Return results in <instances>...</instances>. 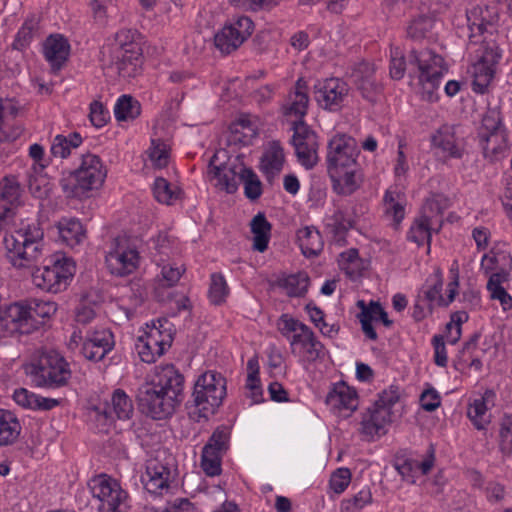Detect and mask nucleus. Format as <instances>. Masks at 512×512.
Wrapping results in <instances>:
<instances>
[{"instance_id": "obj_23", "label": "nucleus", "mask_w": 512, "mask_h": 512, "mask_svg": "<svg viewBox=\"0 0 512 512\" xmlns=\"http://www.w3.org/2000/svg\"><path fill=\"white\" fill-rule=\"evenodd\" d=\"M24 302L33 332L43 327L57 311V304L53 301L32 298Z\"/></svg>"}, {"instance_id": "obj_47", "label": "nucleus", "mask_w": 512, "mask_h": 512, "mask_svg": "<svg viewBox=\"0 0 512 512\" xmlns=\"http://www.w3.org/2000/svg\"><path fill=\"white\" fill-rule=\"evenodd\" d=\"M240 182H243L244 194L249 200L255 201L260 198L262 195V182L251 168L245 166Z\"/></svg>"}, {"instance_id": "obj_32", "label": "nucleus", "mask_w": 512, "mask_h": 512, "mask_svg": "<svg viewBox=\"0 0 512 512\" xmlns=\"http://www.w3.org/2000/svg\"><path fill=\"white\" fill-rule=\"evenodd\" d=\"M111 403L112 407L106 404L102 411L106 418L111 417L112 413H114L116 417L120 420H126L131 418L134 411L133 403L124 390L116 389L113 392ZM96 410L99 413H101L99 407H97Z\"/></svg>"}, {"instance_id": "obj_17", "label": "nucleus", "mask_w": 512, "mask_h": 512, "mask_svg": "<svg viewBox=\"0 0 512 512\" xmlns=\"http://www.w3.org/2000/svg\"><path fill=\"white\" fill-rule=\"evenodd\" d=\"M23 188L15 175L0 180V230L15 216L13 206L20 204Z\"/></svg>"}, {"instance_id": "obj_25", "label": "nucleus", "mask_w": 512, "mask_h": 512, "mask_svg": "<svg viewBox=\"0 0 512 512\" xmlns=\"http://www.w3.org/2000/svg\"><path fill=\"white\" fill-rule=\"evenodd\" d=\"M391 421V411L373 404L367 409L361 421V433L373 437L385 434L384 427Z\"/></svg>"}, {"instance_id": "obj_38", "label": "nucleus", "mask_w": 512, "mask_h": 512, "mask_svg": "<svg viewBox=\"0 0 512 512\" xmlns=\"http://www.w3.org/2000/svg\"><path fill=\"white\" fill-rule=\"evenodd\" d=\"M58 229L62 241L70 247L80 244L85 237L82 223L77 219L61 221L58 225Z\"/></svg>"}, {"instance_id": "obj_12", "label": "nucleus", "mask_w": 512, "mask_h": 512, "mask_svg": "<svg viewBox=\"0 0 512 512\" xmlns=\"http://www.w3.org/2000/svg\"><path fill=\"white\" fill-rule=\"evenodd\" d=\"M291 129L294 132L291 142L299 163L312 169L319 160L317 134L305 122H298Z\"/></svg>"}, {"instance_id": "obj_24", "label": "nucleus", "mask_w": 512, "mask_h": 512, "mask_svg": "<svg viewBox=\"0 0 512 512\" xmlns=\"http://www.w3.org/2000/svg\"><path fill=\"white\" fill-rule=\"evenodd\" d=\"M409 64L417 66L419 75L429 76L432 72L444 73L448 71L442 56L429 49L412 50L409 54Z\"/></svg>"}, {"instance_id": "obj_62", "label": "nucleus", "mask_w": 512, "mask_h": 512, "mask_svg": "<svg viewBox=\"0 0 512 512\" xmlns=\"http://www.w3.org/2000/svg\"><path fill=\"white\" fill-rule=\"evenodd\" d=\"M249 128V122L245 120H239L236 123H232L229 127L230 135L228 138L229 144L240 143L242 145H248L250 139L247 135L242 132V129Z\"/></svg>"}, {"instance_id": "obj_45", "label": "nucleus", "mask_w": 512, "mask_h": 512, "mask_svg": "<svg viewBox=\"0 0 512 512\" xmlns=\"http://www.w3.org/2000/svg\"><path fill=\"white\" fill-rule=\"evenodd\" d=\"M214 44L217 49L223 54H230L235 51L242 42L238 38L233 29L231 30L228 25H225L216 35L214 36Z\"/></svg>"}, {"instance_id": "obj_63", "label": "nucleus", "mask_w": 512, "mask_h": 512, "mask_svg": "<svg viewBox=\"0 0 512 512\" xmlns=\"http://www.w3.org/2000/svg\"><path fill=\"white\" fill-rule=\"evenodd\" d=\"M144 335L150 337L151 339L158 341L161 345L171 347L173 342V333L172 329L163 330V332H159L156 329L154 323L146 324V331Z\"/></svg>"}, {"instance_id": "obj_9", "label": "nucleus", "mask_w": 512, "mask_h": 512, "mask_svg": "<svg viewBox=\"0 0 512 512\" xmlns=\"http://www.w3.org/2000/svg\"><path fill=\"white\" fill-rule=\"evenodd\" d=\"M220 154L221 152H216L211 157L208 165L209 174L212 175V180H216L215 187L233 194L238 190L241 174L245 171L246 165L242 155H237L233 159L229 157L226 162L218 163ZM222 154L226 156V151H222Z\"/></svg>"}, {"instance_id": "obj_20", "label": "nucleus", "mask_w": 512, "mask_h": 512, "mask_svg": "<svg viewBox=\"0 0 512 512\" xmlns=\"http://www.w3.org/2000/svg\"><path fill=\"white\" fill-rule=\"evenodd\" d=\"M326 403L341 416L349 417L358 407V395L345 382H338L328 392Z\"/></svg>"}, {"instance_id": "obj_3", "label": "nucleus", "mask_w": 512, "mask_h": 512, "mask_svg": "<svg viewBox=\"0 0 512 512\" xmlns=\"http://www.w3.org/2000/svg\"><path fill=\"white\" fill-rule=\"evenodd\" d=\"M25 370L35 386L51 389L66 386L72 376L69 363L54 350L42 353Z\"/></svg>"}, {"instance_id": "obj_33", "label": "nucleus", "mask_w": 512, "mask_h": 512, "mask_svg": "<svg viewBox=\"0 0 512 512\" xmlns=\"http://www.w3.org/2000/svg\"><path fill=\"white\" fill-rule=\"evenodd\" d=\"M21 425L10 411L0 409V446L13 444L19 437Z\"/></svg>"}, {"instance_id": "obj_55", "label": "nucleus", "mask_w": 512, "mask_h": 512, "mask_svg": "<svg viewBox=\"0 0 512 512\" xmlns=\"http://www.w3.org/2000/svg\"><path fill=\"white\" fill-rule=\"evenodd\" d=\"M149 159L158 168H164L169 161V150L167 145L160 139H153L148 150Z\"/></svg>"}, {"instance_id": "obj_22", "label": "nucleus", "mask_w": 512, "mask_h": 512, "mask_svg": "<svg viewBox=\"0 0 512 512\" xmlns=\"http://www.w3.org/2000/svg\"><path fill=\"white\" fill-rule=\"evenodd\" d=\"M354 82L362 97L371 103L377 102L383 87L374 76V69L369 64H362L353 74Z\"/></svg>"}, {"instance_id": "obj_29", "label": "nucleus", "mask_w": 512, "mask_h": 512, "mask_svg": "<svg viewBox=\"0 0 512 512\" xmlns=\"http://www.w3.org/2000/svg\"><path fill=\"white\" fill-rule=\"evenodd\" d=\"M333 190L340 195L348 196L353 194L360 187V177L357 175L356 167L349 169H337L335 176L329 174Z\"/></svg>"}, {"instance_id": "obj_6", "label": "nucleus", "mask_w": 512, "mask_h": 512, "mask_svg": "<svg viewBox=\"0 0 512 512\" xmlns=\"http://www.w3.org/2000/svg\"><path fill=\"white\" fill-rule=\"evenodd\" d=\"M192 396L204 416L214 414L226 396V379L218 372H205L197 379Z\"/></svg>"}, {"instance_id": "obj_52", "label": "nucleus", "mask_w": 512, "mask_h": 512, "mask_svg": "<svg viewBox=\"0 0 512 512\" xmlns=\"http://www.w3.org/2000/svg\"><path fill=\"white\" fill-rule=\"evenodd\" d=\"M433 27V20L425 15L413 19L407 28V35L413 40H421Z\"/></svg>"}, {"instance_id": "obj_8", "label": "nucleus", "mask_w": 512, "mask_h": 512, "mask_svg": "<svg viewBox=\"0 0 512 512\" xmlns=\"http://www.w3.org/2000/svg\"><path fill=\"white\" fill-rule=\"evenodd\" d=\"M89 487L93 497L100 502L99 512H127L128 494L115 479L103 474L93 478Z\"/></svg>"}, {"instance_id": "obj_2", "label": "nucleus", "mask_w": 512, "mask_h": 512, "mask_svg": "<svg viewBox=\"0 0 512 512\" xmlns=\"http://www.w3.org/2000/svg\"><path fill=\"white\" fill-rule=\"evenodd\" d=\"M106 174L100 157L87 153L77 169L63 173L60 187L67 198H88L91 191L103 185Z\"/></svg>"}, {"instance_id": "obj_44", "label": "nucleus", "mask_w": 512, "mask_h": 512, "mask_svg": "<svg viewBox=\"0 0 512 512\" xmlns=\"http://www.w3.org/2000/svg\"><path fill=\"white\" fill-rule=\"evenodd\" d=\"M496 68L478 61L474 65L473 90L477 93H485L491 80L494 78Z\"/></svg>"}, {"instance_id": "obj_5", "label": "nucleus", "mask_w": 512, "mask_h": 512, "mask_svg": "<svg viewBox=\"0 0 512 512\" xmlns=\"http://www.w3.org/2000/svg\"><path fill=\"white\" fill-rule=\"evenodd\" d=\"M136 32L122 30L116 34L115 44L108 47L110 65L115 66L123 78H134L140 74L143 64L142 48L135 40Z\"/></svg>"}, {"instance_id": "obj_27", "label": "nucleus", "mask_w": 512, "mask_h": 512, "mask_svg": "<svg viewBox=\"0 0 512 512\" xmlns=\"http://www.w3.org/2000/svg\"><path fill=\"white\" fill-rule=\"evenodd\" d=\"M297 243L305 257L318 256L324 247L321 233L314 226H306L296 233Z\"/></svg>"}, {"instance_id": "obj_59", "label": "nucleus", "mask_w": 512, "mask_h": 512, "mask_svg": "<svg viewBox=\"0 0 512 512\" xmlns=\"http://www.w3.org/2000/svg\"><path fill=\"white\" fill-rule=\"evenodd\" d=\"M309 328L310 327H308L306 324L300 322L297 319H294L288 314H282L278 320V329L280 333L285 337H288L290 333L296 332L297 330L306 332Z\"/></svg>"}, {"instance_id": "obj_48", "label": "nucleus", "mask_w": 512, "mask_h": 512, "mask_svg": "<svg viewBox=\"0 0 512 512\" xmlns=\"http://www.w3.org/2000/svg\"><path fill=\"white\" fill-rule=\"evenodd\" d=\"M444 73L432 72L429 76L419 75V84L422 87V99L428 102L438 100L437 89L439 88L441 78Z\"/></svg>"}, {"instance_id": "obj_58", "label": "nucleus", "mask_w": 512, "mask_h": 512, "mask_svg": "<svg viewBox=\"0 0 512 512\" xmlns=\"http://www.w3.org/2000/svg\"><path fill=\"white\" fill-rule=\"evenodd\" d=\"M230 29H233L234 34L240 38L243 43L249 36H251L254 30L253 21L247 16H240L232 23L227 24Z\"/></svg>"}, {"instance_id": "obj_53", "label": "nucleus", "mask_w": 512, "mask_h": 512, "mask_svg": "<svg viewBox=\"0 0 512 512\" xmlns=\"http://www.w3.org/2000/svg\"><path fill=\"white\" fill-rule=\"evenodd\" d=\"M486 412L487 405L484 398L475 399L474 402L469 405L467 416L472 421L476 429L482 430L487 425L488 421L484 418Z\"/></svg>"}, {"instance_id": "obj_50", "label": "nucleus", "mask_w": 512, "mask_h": 512, "mask_svg": "<svg viewBox=\"0 0 512 512\" xmlns=\"http://www.w3.org/2000/svg\"><path fill=\"white\" fill-rule=\"evenodd\" d=\"M506 131L503 123L501 112L497 108L488 109L483 115L481 126L477 135Z\"/></svg>"}, {"instance_id": "obj_37", "label": "nucleus", "mask_w": 512, "mask_h": 512, "mask_svg": "<svg viewBox=\"0 0 512 512\" xmlns=\"http://www.w3.org/2000/svg\"><path fill=\"white\" fill-rule=\"evenodd\" d=\"M285 160L284 150L279 141H272L261 157V167L265 173H279Z\"/></svg>"}, {"instance_id": "obj_34", "label": "nucleus", "mask_w": 512, "mask_h": 512, "mask_svg": "<svg viewBox=\"0 0 512 512\" xmlns=\"http://www.w3.org/2000/svg\"><path fill=\"white\" fill-rule=\"evenodd\" d=\"M278 286L285 289L289 297H304L310 286L307 272L299 271L278 280Z\"/></svg>"}, {"instance_id": "obj_26", "label": "nucleus", "mask_w": 512, "mask_h": 512, "mask_svg": "<svg viewBox=\"0 0 512 512\" xmlns=\"http://www.w3.org/2000/svg\"><path fill=\"white\" fill-rule=\"evenodd\" d=\"M484 158L490 162L500 160L508 149L506 131L477 135Z\"/></svg>"}, {"instance_id": "obj_57", "label": "nucleus", "mask_w": 512, "mask_h": 512, "mask_svg": "<svg viewBox=\"0 0 512 512\" xmlns=\"http://www.w3.org/2000/svg\"><path fill=\"white\" fill-rule=\"evenodd\" d=\"M481 43L483 51L478 61L496 68V65L501 58L499 47L495 44V42H488L486 36L483 37Z\"/></svg>"}, {"instance_id": "obj_10", "label": "nucleus", "mask_w": 512, "mask_h": 512, "mask_svg": "<svg viewBox=\"0 0 512 512\" xmlns=\"http://www.w3.org/2000/svg\"><path fill=\"white\" fill-rule=\"evenodd\" d=\"M359 154L356 140L346 134H336L327 146V172L335 176L337 169L356 167Z\"/></svg>"}, {"instance_id": "obj_19", "label": "nucleus", "mask_w": 512, "mask_h": 512, "mask_svg": "<svg viewBox=\"0 0 512 512\" xmlns=\"http://www.w3.org/2000/svg\"><path fill=\"white\" fill-rule=\"evenodd\" d=\"M114 344V336L110 330H95L87 332L81 352L86 359L99 362L113 349Z\"/></svg>"}, {"instance_id": "obj_35", "label": "nucleus", "mask_w": 512, "mask_h": 512, "mask_svg": "<svg viewBox=\"0 0 512 512\" xmlns=\"http://www.w3.org/2000/svg\"><path fill=\"white\" fill-rule=\"evenodd\" d=\"M353 225V220L347 218L342 210H337L328 218L326 229L332 234L337 244L344 245L346 243V235L353 228Z\"/></svg>"}, {"instance_id": "obj_30", "label": "nucleus", "mask_w": 512, "mask_h": 512, "mask_svg": "<svg viewBox=\"0 0 512 512\" xmlns=\"http://www.w3.org/2000/svg\"><path fill=\"white\" fill-rule=\"evenodd\" d=\"M250 228L253 233V250L265 252L271 238L272 225L263 212H259L252 218Z\"/></svg>"}, {"instance_id": "obj_64", "label": "nucleus", "mask_w": 512, "mask_h": 512, "mask_svg": "<svg viewBox=\"0 0 512 512\" xmlns=\"http://www.w3.org/2000/svg\"><path fill=\"white\" fill-rule=\"evenodd\" d=\"M399 400V391L397 386H390L389 389L382 391L379 394L378 400H376L373 404L381 408L391 407Z\"/></svg>"}, {"instance_id": "obj_42", "label": "nucleus", "mask_w": 512, "mask_h": 512, "mask_svg": "<svg viewBox=\"0 0 512 512\" xmlns=\"http://www.w3.org/2000/svg\"><path fill=\"white\" fill-rule=\"evenodd\" d=\"M82 143V137L78 132L70 133L69 136L57 135L51 145V153L55 157L66 158L71 148H77Z\"/></svg>"}, {"instance_id": "obj_41", "label": "nucleus", "mask_w": 512, "mask_h": 512, "mask_svg": "<svg viewBox=\"0 0 512 512\" xmlns=\"http://www.w3.org/2000/svg\"><path fill=\"white\" fill-rule=\"evenodd\" d=\"M141 113L140 103L130 95H122L114 108V114L118 121H126L137 118Z\"/></svg>"}, {"instance_id": "obj_21", "label": "nucleus", "mask_w": 512, "mask_h": 512, "mask_svg": "<svg viewBox=\"0 0 512 512\" xmlns=\"http://www.w3.org/2000/svg\"><path fill=\"white\" fill-rule=\"evenodd\" d=\"M70 44L62 34H50L43 43V55L52 69L60 70L68 60Z\"/></svg>"}, {"instance_id": "obj_46", "label": "nucleus", "mask_w": 512, "mask_h": 512, "mask_svg": "<svg viewBox=\"0 0 512 512\" xmlns=\"http://www.w3.org/2000/svg\"><path fill=\"white\" fill-rule=\"evenodd\" d=\"M229 294V287L224 276L220 273L211 275L208 298L213 305H221Z\"/></svg>"}, {"instance_id": "obj_61", "label": "nucleus", "mask_w": 512, "mask_h": 512, "mask_svg": "<svg viewBox=\"0 0 512 512\" xmlns=\"http://www.w3.org/2000/svg\"><path fill=\"white\" fill-rule=\"evenodd\" d=\"M89 118L93 126L101 128L110 119V114L101 102L93 101L90 104Z\"/></svg>"}, {"instance_id": "obj_13", "label": "nucleus", "mask_w": 512, "mask_h": 512, "mask_svg": "<svg viewBox=\"0 0 512 512\" xmlns=\"http://www.w3.org/2000/svg\"><path fill=\"white\" fill-rule=\"evenodd\" d=\"M349 87L339 78L317 80L313 87V94L320 107L330 112L341 109L348 95Z\"/></svg>"}, {"instance_id": "obj_56", "label": "nucleus", "mask_w": 512, "mask_h": 512, "mask_svg": "<svg viewBox=\"0 0 512 512\" xmlns=\"http://www.w3.org/2000/svg\"><path fill=\"white\" fill-rule=\"evenodd\" d=\"M153 194L155 199L163 204H171L172 200L177 198L176 192L171 188L170 183L162 177L155 179Z\"/></svg>"}, {"instance_id": "obj_1", "label": "nucleus", "mask_w": 512, "mask_h": 512, "mask_svg": "<svg viewBox=\"0 0 512 512\" xmlns=\"http://www.w3.org/2000/svg\"><path fill=\"white\" fill-rule=\"evenodd\" d=\"M44 232L37 220H20L3 238L5 257L17 269L32 267L42 256Z\"/></svg>"}, {"instance_id": "obj_51", "label": "nucleus", "mask_w": 512, "mask_h": 512, "mask_svg": "<svg viewBox=\"0 0 512 512\" xmlns=\"http://www.w3.org/2000/svg\"><path fill=\"white\" fill-rule=\"evenodd\" d=\"M210 446H204L201 454V468L208 476L221 474L222 455L209 451Z\"/></svg>"}, {"instance_id": "obj_4", "label": "nucleus", "mask_w": 512, "mask_h": 512, "mask_svg": "<svg viewBox=\"0 0 512 512\" xmlns=\"http://www.w3.org/2000/svg\"><path fill=\"white\" fill-rule=\"evenodd\" d=\"M75 273V263L64 253H55L44 259L43 265L32 273L36 287L49 292L60 293L67 289Z\"/></svg>"}, {"instance_id": "obj_40", "label": "nucleus", "mask_w": 512, "mask_h": 512, "mask_svg": "<svg viewBox=\"0 0 512 512\" xmlns=\"http://www.w3.org/2000/svg\"><path fill=\"white\" fill-rule=\"evenodd\" d=\"M392 465L401 476L402 481L415 484V473L417 471V460L409 458L402 451L394 455Z\"/></svg>"}, {"instance_id": "obj_39", "label": "nucleus", "mask_w": 512, "mask_h": 512, "mask_svg": "<svg viewBox=\"0 0 512 512\" xmlns=\"http://www.w3.org/2000/svg\"><path fill=\"white\" fill-rule=\"evenodd\" d=\"M427 282H430L431 285L423 290L424 298L429 302V308L432 309V303L437 302L438 306H448L447 298H444L442 295L443 289V277L442 271L440 268L435 269L433 275H431Z\"/></svg>"}, {"instance_id": "obj_16", "label": "nucleus", "mask_w": 512, "mask_h": 512, "mask_svg": "<svg viewBox=\"0 0 512 512\" xmlns=\"http://www.w3.org/2000/svg\"><path fill=\"white\" fill-rule=\"evenodd\" d=\"M151 381L161 393L171 398L175 408L183 401L184 376L173 364L156 368V373Z\"/></svg>"}, {"instance_id": "obj_60", "label": "nucleus", "mask_w": 512, "mask_h": 512, "mask_svg": "<svg viewBox=\"0 0 512 512\" xmlns=\"http://www.w3.org/2000/svg\"><path fill=\"white\" fill-rule=\"evenodd\" d=\"M351 481V472L348 468H338L330 478V488L335 493H342L348 487Z\"/></svg>"}, {"instance_id": "obj_54", "label": "nucleus", "mask_w": 512, "mask_h": 512, "mask_svg": "<svg viewBox=\"0 0 512 512\" xmlns=\"http://www.w3.org/2000/svg\"><path fill=\"white\" fill-rule=\"evenodd\" d=\"M372 502V494L369 488L360 490L352 498L342 501V512H358Z\"/></svg>"}, {"instance_id": "obj_28", "label": "nucleus", "mask_w": 512, "mask_h": 512, "mask_svg": "<svg viewBox=\"0 0 512 512\" xmlns=\"http://www.w3.org/2000/svg\"><path fill=\"white\" fill-rule=\"evenodd\" d=\"M146 475L148 479L144 482V487L149 493L158 494L169 487L171 471L164 464L158 461L149 463Z\"/></svg>"}, {"instance_id": "obj_11", "label": "nucleus", "mask_w": 512, "mask_h": 512, "mask_svg": "<svg viewBox=\"0 0 512 512\" xmlns=\"http://www.w3.org/2000/svg\"><path fill=\"white\" fill-rule=\"evenodd\" d=\"M136 402L141 413L156 420L165 419L175 411L171 398L161 393L152 381L139 386L136 393Z\"/></svg>"}, {"instance_id": "obj_31", "label": "nucleus", "mask_w": 512, "mask_h": 512, "mask_svg": "<svg viewBox=\"0 0 512 512\" xmlns=\"http://www.w3.org/2000/svg\"><path fill=\"white\" fill-rule=\"evenodd\" d=\"M40 22L41 19L36 14L28 16L15 36L12 49L23 51L29 47L34 38L40 37Z\"/></svg>"}, {"instance_id": "obj_43", "label": "nucleus", "mask_w": 512, "mask_h": 512, "mask_svg": "<svg viewBox=\"0 0 512 512\" xmlns=\"http://www.w3.org/2000/svg\"><path fill=\"white\" fill-rule=\"evenodd\" d=\"M407 238L418 246H421L424 243L430 245L431 228L429 217L423 215L420 218L415 219L407 234Z\"/></svg>"}, {"instance_id": "obj_49", "label": "nucleus", "mask_w": 512, "mask_h": 512, "mask_svg": "<svg viewBox=\"0 0 512 512\" xmlns=\"http://www.w3.org/2000/svg\"><path fill=\"white\" fill-rule=\"evenodd\" d=\"M230 432L227 427H217L204 446H210L209 451L224 455L229 449Z\"/></svg>"}, {"instance_id": "obj_18", "label": "nucleus", "mask_w": 512, "mask_h": 512, "mask_svg": "<svg viewBox=\"0 0 512 512\" xmlns=\"http://www.w3.org/2000/svg\"><path fill=\"white\" fill-rule=\"evenodd\" d=\"M309 105L308 85L304 78H299L294 87L287 94L281 106L282 114L286 117H295L292 122L294 127L298 122H305Z\"/></svg>"}, {"instance_id": "obj_14", "label": "nucleus", "mask_w": 512, "mask_h": 512, "mask_svg": "<svg viewBox=\"0 0 512 512\" xmlns=\"http://www.w3.org/2000/svg\"><path fill=\"white\" fill-rule=\"evenodd\" d=\"M0 329L9 336L33 333L24 300L0 307Z\"/></svg>"}, {"instance_id": "obj_36", "label": "nucleus", "mask_w": 512, "mask_h": 512, "mask_svg": "<svg viewBox=\"0 0 512 512\" xmlns=\"http://www.w3.org/2000/svg\"><path fill=\"white\" fill-rule=\"evenodd\" d=\"M432 143L435 147L447 152L450 157L461 158L462 149L456 143L454 127L443 126L437 134L432 137Z\"/></svg>"}, {"instance_id": "obj_7", "label": "nucleus", "mask_w": 512, "mask_h": 512, "mask_svg": "<svg viewBox=\"0 0 512 512\" xmlns=\"http://www.w3.org/2000/svg\"><path fill=\"white\" fill-rule=\"evenodd\" d=\"M140 256L133 241L125 236L113 239L105 256L107 269L112 275L124 277L132 274L139 266Z\"/></svg>"}, {"instance_id": "obj_15", "label": "nucleus", "mask_w": 512, "mask_h": 512, "mask_svg": "<svg viewBox=\"0 0 512 512\" xmlns=\"http://www.w3.org/2000/svg\"><path fill=\"white\" fill-rule=\"evenodd\" d=\"M499 21L496 6H476L467 12V24L471 43H477L485 34L493 35Z\"/></svg>"}]
</instances>
